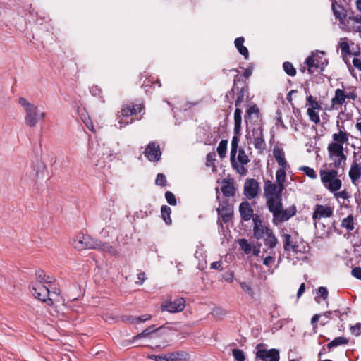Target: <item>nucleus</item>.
<instances>
[{"label":"nucleus","mask_w":361,"mask_h":361,"mask_svg":"<svg viewBox=\"0 0 361 361\" xmlns=\"http://www.w3.org/2000/svg\"><path fill=\"white\" fill-rule=\"evenodd\" d=\"M137 112V109L135 106L130 107V106H126L123 107L121 109V116L123 117L122 118H120L118 121L119 126L115 125L118 128H121L123 126H126L129 123H133V119L130 118V122L129 121H124L123 118H128L129 116L135 114Z\"/></svg>","instance_id":"nucleus-18"},{"label":"nucleus","mask_w":361,"mask_h":361,"mask_svg":"<svg viewBox=\"0 0 361 361\" xmlns=\"http://www.w3.org/2000/svg\"><path fill=\"white\" fill-rule=\"evenodd\" d=\"M319 54L323 55L324 54V52L317 51L316 53H312L311 56L314 57V60L317 66V71L320 73L324 71L325 66L328 63V61L326 59H324V61H322V57L320 56Z\"/></svg>","instance_id":"nucleus-27"},{"label":"nucleus","mask_w":361,"mask_h":361,"mask_svg":"<svg viewBox=\"0 0 361 361\" xmlns=\"http://www.w3.org/2000/svg\"><path fill=\"white\" fill-rule=\"evenodd\" d=\"M229 205L227 203L220 204V207L216 209L219 214H225V212H231Z\"/></svg>","instance_id":"nucleus-56"},{"label":"nucleus","mask_w":361,"mask_h":361,"mask_svg":"<svg viewBox=\"0 0 361 361\" xmlns=\"http://www.w3.org/2000/svg\"><path fill=\"white\" fill-rule=\"evenodd\" d=\"M245 165L240 164V166H238L237 161H235V164L233 166L232 165L233 168L235 169L238 171V173L242 176H245L247 173V169L244 166Z\"/></svg>","instance_id":"nucleus-57"},{"label":"nucleus","mask_w":361,"mask_h":361,"mask_svg":"<svg viewBox=\"0 0 361 361\" xmlns=\"http://www.w3.org/2000/svg\"><path fill=\"white\" fill-rule=\"evenodd\" d=\"M61 299L60 291L59 289L51 290L49 288V296L47 298V304L48 305H53L55 302H59Z\"/></svg>","instance_id":"nucleus-36"},{"label":"nucleus","mask_w":361,"mask_h":361,"mask_svg":"<svg viewBox=\"0 0 361 361\" xmlns=\"http://www.w3.org/2000/svg\"><path fill=\"white\" fill-rule=\"evenodd\" d=\"M238 161L240 164L243 165H246L250 162L247 155L243 149L238 150Z\"/></svg>","instance_id":"nucleus-46"},{"label":"nucleus","mask_w":361,"mask_h":361,"mask_svg":"<svg viewBox=\"0 0 361 361\" xmlns=\"http://www.w3.org/2000/svg\"><path fill=\"white\" fill-rule=\"evenodd\" d=\"M264 240V245L268 247V250H264L265 252L269 255H275L274 248L278 243V240L274 234L272 230H267V234L262 238Z\"/></svg>","instance_id":"nucleus-16"},{"label":"nucleus","mask_w":361,"mask_h":361,"mask_svg":"<svg viewBox=\"0 0 361 361\" xmlns=\"http://www.w3.org/2000/svg\"><path fill=\"white\" fill-rule=\"evenodd\" d=\"M339 46L343 56H346L351 54L349 44L347 42H340Z\"/></svg>","instance_id":"nucleus-52"},{"label":"nucleus","mask_w":361,"mask_h":361,"mask_svg":"<svg viewBox=\"0 0 361 361\" xmlns=\"http://www.w3.org/2000/svg\"><path fill=\"white\" fill-rule=\"evenodd\" d=\"M274 255H269L265 257L263 259V264L268 267H271L273 263L274 262Z\"/></svg>","instance_id":"nucleus-55"},{"label":"nucleus","mask_w":361,"mask_h":361,"mask_svg":"<svg viewBox=\"0 0 361 361\" xmlns=\"http://www.w3.org/2000/svg\"><path fill=\"white\" fill-rule=\"evenodd\" d=\"M238 243H239L240 248L246 254L250 253V252L252 251V246L246 239H245V238L240 239L238 241Z\"/></svg>","instance_id":"nucleus-47"},{"label":"nucleus","mask_w":361,"mask_h":361,"mask_svg":"<svg viewBox=\"0 0 361 361\" xmlns=\"http://www.w3.org/2000/svg\"><path fill=\"white\" fill-rule=\"evenodd\" d=\"M161 217L167 225L172 224L171 219V209L167 205H163L161 208Z\"/></svg>","instance_id":"nucleus-38"},{"label":"nucleus","mask_w":361,"mask_h":361,"mask_svg":"<svg viewBox=\"0 0 361 361\" xmlns=\"http://www.w3.org/2000/svg\"><path fill=\"white\" fill-rule=\"evenodd\" d=\"M120 251H121L120 248L109 245V247H108V250H107L106 252L109 253L111 255L116 256V255H118L119 254Z\"/></svg>","instance_id":"nucleus-60"},{"label":"nucleus","mask_w":361,"mask_h":361,"mask_svg":"<svg viewBox=\"0 0 361 361\" xmlns=\"http://www.w3.org/2000/svg\"><path fill=\"white\" fill-rule=\"evenodd\" d=\"M342 186V182L338 178H335L334 180L327 184L325 188L331 192L338 191Z\"/></svg>","instance_id":"nucleus-40"},{"label":"nucleus","mask_w":361,"mask_h":361,"mask_svg":"<svg viewBox=\"0 0 361 361\" xmlns=\"http://www.w3.org/2000/svg\"><path fill=\"white\" fill-rule=\"evenodd\" d=\"M104 149V146H101L99 144L95 145L92 144L90 145L87 152V156L91 159V164L101 169L106 166L104 164H101L99 160V159H102V157L105 155Z\"/></svg>","instance_id":"nucleus-2"},{"label":"nucleus","mask_w":361,"mask_h":361,"mask_svg":"<svg viewBox=\"0 0 361 361\" xmlns=\"http://www.w3.org/2000/svg\"><path fill=\"white\" fill-rule=\"evenodd\" d=\"M341 226L346 228L348 231H351L354 229V219L352 214H349L346 218H344L342 221Z\"/></svg>","instance_id":"nucleus-39"},{"label":"nucleus","mask_w":361,"mask_h":361,"mask_svg":"<svg viewBox=\"0 0 361 361\" xmlns=\"http://www.w3.org/2000/svg\"><path fill=\"white\" fill-rule=\"evenodd\" d=\"M223 185L221 186V192L225 197H231L234 196L235 189L233 186V182L231 180L224 179L222 181Z\"/></svg>","instance_id":"nucleus-24"},{"label":"nucleus","mask_w":361,"mask_h":361,"mask_svg":"<svg viewBox=\"0 0 361 361\" xmlns=\"http://www.w3.org/2000/svg\"><path fill=\"white\" fill-rule=\"evenodd\" d=\"M239 135L235 134L231 140V149L230 154V159L231 165L235 164V156L238 152V142H239Z\"/></svg>","instance_id":"nucleus-29"},{"label":"nucleus","mask_w":361,"mask_h":361,"mask_svg":"<svg viewBox=\"0 0 361 361\" xmlns=\"http://www.w3.org/2000/svg\"><path fill=\"white\" fill-rule=\"evenodd\" d=\"M300 170L303 171L306 176H307L308 177H310L312 179H315L317 177L316 172L311 167L304 166H301L300 168Z\"/></svg>","instance_id":"nucleus-48"},{"label":"nucleus","mask_w":361,"mask_h":361,"mask_svg":"<svg viewBox=\"0 0 361 361\" xmlns=\"http://www.w3.org/2000/svg\"><path fill=\"white\" fill-rule=\"evenodd\" d=\"M223 279L228 282V283H232L233 281V279H234V273L233 271H227V272H225L224 274H223Z\"/></svg>","instance_id":"nucleus-62"},{"label":"nucleus","mask_w":361,"mask_h":361,"mask_svg":"<svg viewBox=\"0 0 361 361\" xmlns=\"http://www.w3.org/2000/svg\"><path fill=\"white\" fill-rule=\"evenodd\" d=\"M284 237V243L283 247L285 251H293L295 254H298L300 252L299 250V246L295 243H293L290 240L291 236L289 234H285Z\"/></svg>","instance_id":"nucleus-28"},{"label":"nucleus","mask_w":361,"mask_h":361,"mask_svg":"<svg viewBox=\"0 0 361 361\" xmlns=\"http://www.w3.org/2000/svg\"><path fill=\"white\" fill-rule=\"evenodd\" d=\"M109 245V243H104V242H102L100 240L96 239L94 250L106 252Z\"/></svg>","instance_id":"nucleus-49"},{"label":"nucleus","mask_w":361,"mask_h":361,"mask_svg":"<svg viewBox=\"0 0 361 361\" xmlns=\"http://www.w3.org/2000/svg\"><path fill=\"white\" fill-rule=\"evenodd\" d=\"M244 37H240L235 39V46L237 48L238 52L243 55L245 59H248L249 51L246 47L243 45L244 43Z\"/></svg>","instance_id":"nucleus-31"},{"label":"nucleus","mask_w":361,"mask_h":361,"mask_svg":"<svg viewBox=\"0 0 361 361\" xmlns=\"http://www.w3.org/2000/svg\"><path fill=\"white\" fill-rule=\"evenodd\" d=\"M96 239L90 235L80 234L74 239L73 245L78 250L94 248Z\"/></svg>","instance_id":"nucleus-4"},{"label":"nucleus","mask_w":361,"mask_h":361,"mask_svg":"<svg viewBox=\"0 0 361 361\" xmlns=\"http://www.w3.org/2000/svg\"><path fill=\"white\" fill-rule=\"evenodd\" d=\"M267 230H271L270 228L262 226L260 227H257L256 228H253V235L254 237L259 240L264 238V236L267 234Z\"/></svg>","instance_id":"nucleus-41"},{"label":"nucleus","mask_w":361,"mask_h":361,"mask_svg":"<svg viewBox=\"0 0 361 361\" xmlns=\"http://www.w3.org/2000/svg\"><path fill=\"white\" fill-rule=\"evenodd\" d=\"M279 185L273 183L271 180H267L264 183V192L266 198L274 197L277 195Z\"/></svg>","instance_id":"nucleus-25"},{"label":"nucleus","mask_w":361,"mask_h":361,"mask_svg":"<svg viewBox=\"0 0 361 361\" xmlns=\"http://www.w3.org/2000/svg\"><path fill=\"white\" fill-rule=\"evenodd\" d=\"M330 157L336 156L338 157V159H341V161H345L347 157L343 154V146H341L338 144H334L331 146V149L328 150Z\"/></svg>","instance_id":"nucleus-26"},{"label":"nucleus","mask_w":361,"mask_h":361,"mask_svg":"<svg viewBox=\"0 0 361 361\" xmlns=\"http://www.w3.org/2000/svg\"><path fill=\"white\" fill-rule=\"evenodd\" d=\"M297 212L296 207L292 205L286 209H282L273 218L272 222L275 226L288 221L291 217L295 215Z\"/></svg>","instance_id":"nucleus-5"},{"label":"nucleus","mask_w":361,"mask_h":361,"mask_svg":"<svg viewBox=\"0 0 361 361\" xmlns=\"http://www.w3.org/2000/svg\"><path fill=\"white\" fill-rule=\"evenodd\" d=\"M242 110L239 107H236L234 112V133L240 135L241 130V121H242Z\"/></svg>","instance_id":"nucleus-32"},{"label":"nucleus","mask_w":361,"mask_h":361,"mask_svg":"<svg viewBox=\"0 0 361 361\" xmlns=\"http://www.w3.org/2000/svg\"><path fill=\"white\" fill-rule=\"evenodd\" d=\"M348 174L352 183L355 185H357V181L361 177V166L357 161H353Z\"/></svg>","instance_id":"nucleus-19"},{"label":"nucleus","mask_w":361,"mask_h":361,"mask_svg":"<svg viewBox=\"0 0 361 361\" xmlns=\"http://www.w3.org/2000/svg\"><path fill=\"white\" fill-rule=\"evenodd\" d=\"M256 357L262 361H279L280 358L279 350L274 348L270 350L259 349L257 351Z\"/></svg>","instance_id":"nucleus-13"},{"label":"nucleus","mask_w":361,"mask_h":361,"mask_svg":"<svg viewBox=\"0 0 361 361\" xmlns=\"http://www.w3.org/2000/svg\"><path fill=\"white\" fill-rule=\"evenodd\" d=\"M253 136V144L256 149L260 152L266 149V143L264 139L263 129L262 126L257 125L252 130Z\"/></svg>","instance_id":"nucleus-8"},{"label":"nucleus","mask_w":361,"mask_h":361,"mask_svg":"<svg viewBox=\"0 0 361 361\" xmlns=\"http://www.w3.org/2000/svg\"><path fill=\"white\" fill-rule=\"evenodd\" d=\"M30 288L32 295L41 300L42 302H47V298L49 296V288L42 283H32L30 286Z\"/></svg>","instance_id":"nucleus-9"},{"label":"nucleus","mask_w":361,"mask_h":361,"mask_svg":"<svg viewBox=\"0 0 361 361\" xmlns=\"http://www.w3.org/2000/svg\"><path fill=\"white\" fill-rule=\"evenodd\" d=\"M19 104L25 111V123L30 128L35 127L39 121H44L46 117L45 112H41L38 106L30 103L24 97L18 99Z\"/></svg>","instance_id":"nucleus-1"},{"label":"nucleus","mask_w":361,"mask_h":361,"mask_svg":"<svg viewBox=\"0 0 361 361\" xmlns=\"http://www.w3.org/2000/svg\"><path fill=\"white\" fill-rule=\"evenodd\" d=\"M334 210L329 206L317 204L314 207L312 219L314 221H320L322 218H329L333 215Z\"/></svg>","instance_id":"nucleus-11"},{"label":"nucleus","mask_w":361,"mask_h":361,"mask_svg":"<svg viewBox=\"0 0 361 361\" xmlns=\"http://www.w3.org/2000/svg\"><path fill=\"white\" fill-rule=\"evenodd\" d=\"M166 178L163 173H158L155 180V183L157 185H160L161 187L166 185Z\"/></svg>","instance_id":"nucleus-54"},{"label":"nucleus","mask_w":361,"mask_h":361,"mask_svg":"<svg viewBox=\"0 0 361 361\" xmlns=\"http://www.w3.org/2000/svg\"><path fill=\"white\" fill-rule=\"evenodd\" d=\"M232 355L236 361H245V354L240 349H233Z\"/></svg>","instance_id":"nucleus-50"},{"label":"nucleus","mask_w":361,"mask_h":361,"mask_svg":"<svg viewBox=\"0 0 361 361\" xmlns=\"http://www.w3.org/2000/svg\"><path fill=\"white\" fill-rule=\"evenodd\" d=\"M321 181L325 187L330 182L336 178L338 176V171L331 169L329 171L321 170L320 172Z\"/></svg>","instance_id":"nucleus-23"},{"label":"nucleus","mask_w":361,"mask_h":361,"mask_svg":"<svg viewBox=\"0 0 361 361\" xmlns=\"http://www.w3.org/2000/svg\"><path fill=\"white\" fill-rule=\"evenodd\" d=\"M305 63L307 66V71L310 74L313 73L315 70H317V66L315 64L314 57L311 56H308L305 61Z\"/></svg>","instance_id":"nucleus-45"},{"label":"nucleus","mask_w":361,"mask_h":361,"mask_svg":"<svg viewBox=\"0 0 361 361\" xmlns=\"http://www.w3.org/2000/svg\"><path fill=\"white\" fill-rule=\"evenodd\" d=\"M345 92L342 89H336L334 96L331 99V109L338 110V106L345 105Z\"/></svg>","instance_id":"nucleus-15"},{"label":"nucleus","mask_w":361,"mask_h":361,"mask_svg":"<svg viewBox=\"0 0 361 361\" xmlns=\"http://www.w3.org/2000/svg\"><path fill=\"white\" fill-rule=\"evenodd\" d=\"M267 205L274 218L283 207L282 191L278 190L276 195L267 198Z\"/></svg>","instance_id":"nucleus-7"},{"label":"nucleus","mask_w":361,"mask_h":361,"mask_svg":"<svg viewBox=\"0 0 361 361\" xmlns=\"http://www.w3.org/2000/svg\"><path fill=\"white\" fill-rule=\"evenodd\" d=\"M148 358L154 361H167L166 354L161 355H151L148 356Z\"/></svg>","instance_id":"nucleus-63"},{"label":"nucleus","mask_w":361,"mask_h":361,"mask_svg":"<svg viewBox=\"0 0 361 361\" xmlns=\"http://www.w3.org/2000/svg\"><path fill=\"white\" fill-rule=\"evenodd\" d=\"M239 212L241 219L245 221L250 220L255 214L253 213V209L247 201H244L240 203Z\"/></svg>","instance_id":"nucleus-17"},{"label":"nucleus","mask_w":361,"mask_h":361,"mask_svg":"<svg viewBox=\"0 0 361 361\" xmlns=\"http://www.w3.org/2000/svg\"><path fill=\"white\" fill-rule=\"evenodd\" d=\"M239 285L241 289L248 294L250 297L253 298L255 295L254 290L251 286L250 283H247L245 281H239Z\"/></svg>","instance_id":"nucleus-42"},{"label":"nucleus","mask_w":361,"mask_h":361,"mask_svg":"<svg viewBox=\"0 0 361 361\" xmlns=\"http://www.w3.org/2000/svg\"><path fill=\"white\" fill-rule=\"evenodd\" d=\"M237 90V98L235 99V105L236 107H239L242 102L245 100V97H247V87L244 86L241 87L240 90L238 87H235V89Z\"/></svg>","instance_id":"nucleus-35"},{"label":"nucleus","mask_w":361,"mask_h":361,"mask_svg":"<svg viewBox=\"0 0 361 361\" xmlns=\"http://www.w3.org/2000/svg\"><path fill=\"white\" fill-rule=\"evenodd\" d=\"M307 105L309 106L307 110V114L309 116L310 120L314 122L315 124L320 123V118L319 114L316 112V110L321 109V105L319 102L314 98L311 94L307 97Z\"/></svg>","instance_id":"nucleus-3"},{"label":"nucleus","mask_w":361,"mask_h":361,"mask_svg":"<svg viewBox=\"0 0 361 361\" xmlns=\"http://www.w3.org/2000/svg\"><path fill=\"white\" fill-rule=\"evenodd\" d=\"M348 343V340L345 337L338 336V337L335 338L331 342H329L326 345V348L329 350H331L334 348L338 347L339 345H346Z\"/></svg>","instance_id":"nucleus-37"},{"label":"nucleus","mask_w":361,"mask_h":361,"mask_svg":"<svg viewBox=\"0 0 361 361\" xmlns=\"http://www.w3.org/2000/svg\"><path fill=\"white\" fill-rule=\"evenodd\" d=\"M151 319V315L145 314L139 317L136 316H125L123 317V321L130 324H139L145 322Z\"/></svg>","instance_id":"nucleus-30"},{"label":"nucleus","mask_w":361,"mask_h":361,"mask_svg":"<svg viewBox=\"0 0 361 361\" xmlns=\"http://www.w3.org/2000/svg\"><path fill=\"white\" fill-rule=\"evenodd\" d=\"M156 331L157 329L154 328V325L149 326L148 328L145 329L143 331L134 336L131 340L128 341V343L129 344H133L137 340L144 337H147L152 333L155 332Z\"/></svg>","instance_id":"nucleus-34"},{"label":"nucleus","mask_w":361,"mask_h":361,"mask_svg":"<svg viewBox=\"0 0 361 361\" xmlns=\"http://www.w3.org/2000/svg\"><path fill=\"white\" fill-rule=\"evenodd\" d=\"M259 192V185L258 182L254 179H247L244 184V195L247 199L255 198Z\"/></svg>","instance_id":"nucleus-10"},{"label":"nucleus","mask_w":361,"mask_h":361,"mask_svg":"<svg viewBox=\"0 0 361 361\" xmlns=\"http://www.w3.org/2000/svg\"><path fill=\"white\" fill-rule=\"evenodd\" d=\"M331 3V9L335 16L336 20H337L340 24L344 25L345 23V20L347 18V11L344 8L343 6L335 2Z\"/></svg>","instance_id":"nucleus-14"},{"label":"nucleus","mask_w":361,"mask_h":361,"mask_svg":"<svg viewBox=\"0 0 361 361\" xmlns=\"http://www.w3.org/2000/svg\"><path fill=\"white\" fill-rule=\"evenodd\" d=\"M332 138L334 142L328 145V150H330L331 146L334 144H338V145H340L341 146H343L344 143L348 141L349 133H348L346 131L340 130L338 133L333 134Z\"/></svg>","instance_id":"nucleus-20"},{"label":"nucleus","mask_w":361,"mask_h":361,"mask_svg":"<svg viewBox=\"0 0 361 361\" xmlns=\"http://www.w3.org/2000/svg\"><path fill=\"white\" fill-rule=\"evenodd\" d=\"M252 219V221H253V228L257 229V227H260V226H263L262 221L260 217L257 214H255Z\"/></svg>","instance_id":"nucleus-61"},{"label":"nucleus","mask_w":361,"mask_h":361,"mask_svg":"<svg viewBox=\"0 0 361 361\" xmlns=\"http://www.w3.org/2000/svg\"><path fill=\"white\" fill-rule=\"evenodd\" d=\"M352 334L357 336L361 334V323H357L355 326L350 327Z\"/></svg>","instance_id":"nucleus-58"},{"label":"nucleus","mask_w":361,"mask_h":361,"mask_svg":"<svg viewBox=\"0 0 361 361\" xmlns=\"http://www.w3.org/2000/svg\"><path fill=\"white\" fill-rule=\"evenodd\" d=\"M227 144L228 142L226 140H222L219 142L216 151L219 154V156L221 158H224L226 156V150H227Z\"/></svg>","instance_id":"nucleus-43"},{"label":"nucleus","mask_w":361,"mask_h":361,"mask_svg":"<svg viewBox=\"0 0 361 361\" xmlns=\"http://www.w3.org/2000/svg\"><path fill=\"white\" fill-rule=\"evenodd\" d=\"M165 198L171 206H175L177 204L176 196L171 191H166L165 192Z\"/></svg>","instance_id":"nucleus-51"},{"label":"nucleus","mask_w":361,"mask_h":361,"mask_svg":"<svg viewBox=\"0 0 361 361\" xmlns=\"http://www.w3.org/2000/svg\"><path fill=\"white\" fill-rule=\"evenodd\" d=\"M314 224L317 237L320 238H326L330 236V227H326L323 223L320 221H314Z\"/></svg>","instance_id":"nucleus-22"},{"label":"nucleus","mask_w":361,"mask_h":361,"mask_svg":"<svg viewBox=\"0 0 361 361\" xmlns=\"http://www.w3.org/2000/svg\"><path fill=\"white\" fill-rule=\"evenodd\" d=\"M185 307V300L183 298H178L173 301H166L161 305L163 311H167L170 313L181 312L184 310Z\"/></svg>","instance_id":"nucleus-6"},{"label":"nucleus","mask_w":361,"mask_h":361,"mask_svg":"<svg viewBox=\"0 0 361 361\" xmlns=\"http://www.w3.org/2000/svg\"><path fill=\"white\" fill-rule=\"evenodd\" d=\"M283 68L286 73L289 76H294L296 74V70L293 65L288 61L283 63Z\"/></svg>","instance_id":"nucleus-44"},{"label":"nucleus","mask_w":361,"mask_h":361,"mask_svg":"<svg viewBox=\"0 0 361 361\" xmlns=\"http://www.w3.org/2000/svg\"><path fill=\"white\" fill-rule=\"evenodd\" d=\"M259 117V109L255 104L250 106L245 111V120L247 123L257 122Z\"/></svg>","instance_id":"nucleus-21"},{"label":"nucleus","mask_w":361,"mask_h":361,"mask_svg":"<svg viewBox=\"0 0 361 361\" xmlns=\"http://www.w3.org/2000/svg\"><path fill=\"white\" fill-rule=\"evenodd\" d=\"M273 155L276 160L285 157L283 149L279 147H274L273 149Z\"/></svg>","instance_id":"nucleus-53"},{"label":"nucleus","mask_w":361,"mask_h":361,"mask_svg":"<svg viewBox=\"0 0 361 361\" xmlns=\"http://www.w3.org/2000/svg\"><path fill=\"white\" fill-rule=\"evenodd\" d=\"M352 275L357 279L361 280V268L355 267L351 271Z\"/></svg>","instance_id":"nucleus-64"},{"label":"nucleus","mask_w":361,"mask_h":361,"mask_svg":"<svg viewBox=\"0 0 361 361\" xmlns=\"http://www.w3.org/2000/svg\"><path fill=\"white\" fill-rule=\"evenodd\" d=\"M144 154L149 161H158L161 156L159 145L155 142H150L147 146Z\"/></svg>","instance_id":"nucleus-12"},{"label":"nucleus","mask_w":361,"mask_h":361,"mask_svg":"<svg viewBox=\"0 0 361 361\" xmlns=\"http://www.w3.org/2000/svg\"><path fill=\"white\" fill-rule=\"evenodd\" d=\"M286 173L283 169H279L276 172V180L279 185V191L284 190V182L286 180Z\"/></svg>","instance_id":"nucleus-33"},{"label":"nucleus","mask_w":361,"mask_h":361,"mask_svg":"<svg viewBox=\"0 0 361 361\" xmlns=\"http://www.w3.org/2000/svg\"><path fill=\"white\" fill-rule=\"evenodd\" d=\"M235 89V83L234 82V85H233V88L230 91H228L225 96L226 101L231 104H233L232 99H233V97H234Z\"/></svg>","instance_id":"nucleus-59"}]
</instances>
